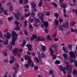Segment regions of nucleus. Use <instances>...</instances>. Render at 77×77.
Masks as SVG:
<instances>
[{
    "label": "nucleus",
    "instance_id": "f257e3e1",
    "mask_svg": "<svg viewBox=\"0 0 77 77\" xmlns=\"http://www.w3.org/2000/svg\"><path fill=\"white\" fill-rule=\"evenodd\" d=\"M12 45H15V42L18 39V34L15 33V31H13L12 32Z\"/></svg>",
    "mask_w": 77,
    "mask_h": 77
},
{
    "label": "nucleus",
    "instance_id": "f03ea898",
    "mask_svg": "<svg viewBox=\"0 0 77 77\" xmlns=\"http://www.w3.org/2000/svg\"><path fill=\"white\" fill-rule=\"evenodd\" d=\"M49 51L51 52V56H52V59L53 60L56 59V55L53 54L54 51H53V50L52 49V46L49 49Z\"/></svg>",
    "mask_w": 77,
    "mask_h": 77
},
{
    "label": "nucleus",
    "instance_id": "7ed1b4c3",
    "mask_svg": "<svg viewBox=\"0 0 77 77\" xmlns=\"http://www.w3.org/2000/svg\"><path fill=\"white\" fill-rule=\"evenodd\" d=\"M45 41V38L42 37H38L35 39V42L37 43H39V41L44 42Z\"/></svg>",
    "mask_w": 77,
    "mask_h": 77
},
{
    "label": "nucleus",
    "instance_id": "20e7f679",
    "mask_svg": "<svg viewBox=\"0 0 77 77\" xmlns=\"http://www.w3.org/2000/svg\"><path fill=\"white\" fill-rule=\"evenodd\" d=\"M63 0H60L59 1L60 5L62 8H66L67 7V5L65 4H63Z\"/></svg>",
    "mask_w": 77,
    "mask_h": 77
},
{
    "label": "nucleus",
    "instance_id": "39448f33",
    "mask_svg": "<svg viewBox=\"0 0 77 77\" xmlns=\"http://www.w3.org/2000/svg\"><path fill=\"white\" fill-rule=\"evenodd\" d=\"M69 54L71 57H75L77 55V51H75L74 52L72 51H70L69 52Z\"/></svg>",
    "mask_w": 77,
    "mask_h": 77
},
{
    "label": "nucleus",
    "instance_id": "423d86ee",
    "mask_svg": "<svg viewBox=\"0 0 77 77\" xmlns=\"http://www.w3.org/2000/svg\"><path fill=\"white\" fill-rule=\"evenodd\" d=\"M15 65L16 67H15V66H14L13 68V69H14L15 70V73H17V72L18 71V68H19L20 66H19L18 64L17 63H15Z\"/></svg>",
    "mask_w": 77,
    "mask_h": 77
},
{
    "label": "nucleus",
    "instance_id": "0eeeda50",
    "mask_svg": "<svg viewBox=\"0 0 77 77\" xmlns=\"http://www.w3.org/2000/svg\"><path fill=\"white\" fill-rule=\"evenodd\" d=\"M11 34H10L9 32H7L6 35H4V37L3 38V39H5V38H6L7 39H9L11 38Z\"/></svg>",
    "mask_w": 77,
    "mask_h": 77
},
{
    "label": "nucleus",
    "instance_id": "6e6552de",
    "mask_svg": "<svg viewBox=\"0 0 77 77\" xmlns=\"http://www.w3.org/2000/svg\"><path fill=\"white\" fill-rule=\"evenodd\" d=\"M70 65H67L66 66V68H65V70H67V71H69V72L70 73L72 72V69L71 68H69Z\"/></svg>",
    "mask_w": 77,
    "mask_h": 77
},
{
    "label": "nucleus",
    "instance_id": "1a4fd4ad",
    "mask_svg": "<svg viewBox=\"0 0 77 77\" xmlns=\"http://www.w3.org/2000/svg\"><path fill=\"white\" fill-rule=\"evenodd\" d=\"M12 14L14 15V17L17 19V20H20V17H18V15H20V12H18L17 13V15H16V14H15L13 12H12Z\"/></svg>",
    "mask_w": 77,
    "mask_h": 77
},
{
    "label": "nucleus",
    "instance_id": "9d476101",
    "mask_svg": "<svg viewBox=\"0 0 77 77\" xmlns=\"http://www.w3.org/2000/svg\"><path fill=\"white\" fill-rule=\"evenodd\" d=\"M31 5L32 6V8L33 9V10L34 11H37L38 9L35 8V7L36 6V5L35 2H32Z\"/></svg>",
    "mask_w": 77,
    "mask_h": 77
},
{
    "label": "nucleus",
    "instance_id": "9b49d317",
    "mask_svg": "<svg viewBox=\"0 0 77 77\" xmlns=\"http://www.w3.org/2000/svg\"><path fill=\"white\" fill-rule=\"evenodd\" d=\"M66 24L65 23H63V28H65V29H66L68 27H69V23L68 21H66Z\"/></svg>",
    "mask_w": 77,
    "mask_h": 77
},
{
    "label": "nucleus",
    "instance_id": "f8f14e48",
    "mask_svg": "<svg viewBox=\"0 0 77 77\" xmlns=\"http://www.w3.org/2000/svg\"><path fill=\"white\" fill-rule=\"evenodd\" d=\"M28 63L30 66H32V67H34L35 66V64L33 62L32 60H31L30 61L28 60Z\"/></svg>",
    "mask_w": 77,
    "mask_h": 77
},
{
    "label": "nucleus",
    "instance_id": "ddd939ff",
    "mask_svg": "<svg viewBox=\"0 0 77 77\" xmlns=\"http://www.w3.org/2000/svg\"><path fill=\"white\" fill-rule=\"evenodd\" d=\"M24 57L25 59V60H29L30 61L32 60V59H31V58H30V57L28 55H25L24 56Z\"/></svg>",
    "mask_w": 77,
    "mask_h": 77
},
{
    "label": "nucleus",
    "instance_id": "4468645a",
    "mask_svg": "<svg viewBox=\"0 0 77 77\" xmlns=\"http://www.w3.org/2000/svg\"><path fill=\"white\" fill-rule=\"evenodd\" d=\"M14 53H13V55L14 56H16L17 54V52L18 51V49L17 48H15L14 50H13Z\"/></svg>",
    "mask_w": 77,
    "mask_h": 77
},
{
    "label": "nucleus",
    "instance_id": "2eb2a0df",
    "mask_svg": "<svg viewBox=\"0 0 77 77\" xmlns=\"http://www.w3.org/2000/svg\"><path fill=\"white\" fill-rule=\"evenodd\" d=\"M26 46L27 47H28L29 50V51H31V50H32V49H31V48H32V45H30L28 44H26Z\"/></svg>",
    "mask_w": 77,
    "mask_h": 77
},
{
    "label": "nucleus",
    "instance_id": "dca6fc26",
    "mask_svg": "<svg viewBox=\"0 0 77 77\" xmlns=\"http://www.w3.org/2000/svg\"><path fill=\"white\" fill-rule=\"evenodd\" d=\"M43 24L46 28H47L48 26V23L47 21H45L43 22Z\"/></svg>",
    "mask_w": 77,
    "mask_h": 77
},
{
    "label": "nucleus",
    "instance_id": "f3484780",
    "mask_svg": "<svg viewBox=\"0 0 77 77\" xmlns=\"http://www.w3.org/2000/svg\"><path fill=\"white\" fill-rule=\"evenodd\" d=\"M52 47L54 48V50L55 51H57V45L56 44H54L52 45Z\"/></svg>",
    "mask_w": 77,
    "mask_h": 77
},
{
    "label": "nucleus",
    "instance_id": "a211bd4d",
    "mask_svg": "<svg viewBox=\"0 0 77 77\" xmlns=\"http://www.w3.org/2000/svg\"><path fill=\"white\" fill-rule=\"evenodd\" d=\"M62 49L66 53H68V48H65L64 47H63Z\"/></svg>",
    "mask_w": 77,
    "mask_h": 77
},
{
    "label": "nucleus",
    "instance_id": "6ab92c4d",
    "mask_svg": "<svg viewBox=\"0 0 77 77\" xmlns=\"http://www.w3.org/2000/svg\"><path fill=\"white\" fill-rule=\"evenodd\" d=\"M0 42L2 43V42H3L4 44L5 45H8V42H4V40H0Z\"/></svg>",
    "mask_w": 77,
    "mask_h": 77
},
{
    "label": "nucleus",
    "instance_id": "aec40b11",
    "mask_svg": "<svg viewBox=\"0 0 77 77\" xmlns=\"http://www.w3.org/2000/svg\"><path fill=\"white\" fill-rule=\"evenodd\" d=\"M47 39L48 40H49V41H52L53 40V39L51 38V36L50 35H47Z\"/></svg>",
    "mask_w": 77,
    "mask_h": 77
},
{
    "label": "nucleus",
    "instance_id": "412c9836",
    "mask_svg": "<svg viewBox=\"0 0 77 77\" xmlns=\"http://www.w3.org/2000/svg\"><path fill=\"white\" fill-rule=\"evenodd\" d=\"M51 4L52 5V6H54L55 7V8H57V4H56V3L55 2H53L51 3Z\"/></svg>",
    "mask_w": 77,
    "mask_h": 77
},
{
    "label": "nucleus",
    "instance_id": "4be33fe9",
    "mask_svg": "<svg viewBox=\"0 0 77 77\" xmlns=\"http://www.w3.org/2000/svg\"><path fill=\"white\" fill-rule=\"evenodd\" d=\"M43 1V0H40V1L39 2V3L38 4V6L39 7H41L42 6V2Z\"/></svg>",
    "mask_w": 77,
    "mask_h": 77
},
{
    "label": "nucleus",
    "instance_id": "5701e85b",
    "mask_svg": "<svg viewBox=\"0 0 77 77\" xmlns=\"http://www.w3.org/2000/svg\"><path fill=\"white\" fill-rule=\"evenodd\" d=\"M33 19L34 20H35V23H38L39 22V19H36L35 17H34Z\"/></svg>",
    "mask_w": 77,
    "mask_h": 77
},
{
    "label": "nucleus",
    "instance_id": "b1692460",
    "mask_svg": "<svg viewBox=\"0 0 77 77\" xmlns=\"http://www.w3.org/2000/svg\"><path fill=\"white\" fill-rule=\"evenodd\" d=\"M42 49L43 51H45L46 50V47L45 46H43L42 47Z\"/></svg>",
    "mask_w": 77,
    "mask_h": 77
},
{
    "label": "nucleus",
    "instance_id": "393cba45",
    "mask_svg": "<svg viewBox=\"0 0 77 77\" xmlns=\"http://www.w3.org/2000/svg\"><path fill=\"white\" fill-rule=\"evenodd\" d=\"M14 29L15 30H20V26H17L15 28H14Z\"/></svg>",
    "mask_w": 77,
    "mask_h": 77
},
{
    "label": "nucleus",
    "instance_id": "a878e982",
    "mask_svg": "<svg viewBox=\"0 0 77 77\" xmlns=\"http://www.w3.org/2000/svg\"><path fill=\"white\" fill-rule=\"evenodd\" d=\"M0 9H1L0 10V13H2V12H3L5 11L4 8L2 7H0Z\"/></svg>",
    "mask_w": 77,
    "mask_h": 77
},
{
    "label": "nucleus",
    "instance_id": "bb28decb",
    "mask_svg": "<svg viewBox=\"0 0 77 77\" xmlns=\"http://www.w3.org/2000/svg\"><path fill=\"white\" fill-rule=\"evenodd\" d=\"M58 27L59 30H60L61 31H63V29L62 28V25H60V26H58Z\"/></svg>",
    "mask_w": 77,
    "mask_h": 77
},
{
    "label": "nucleus",
    "instance_id": "cd10ccee",
    "mask_svg": "<svg viewBox=\"0 0 77 77\" xmlns=\"http://www.w3.org/2000/svg\"><path fill=\"white\" fill-rule=\"evenodd\" d=\"M76 24V23L75 22H71L70 23V25L72 26H74L75 24Z\"/></svg>",
    "mask_w": 77,
    "mask_h": 77
},
{
    "label": "nucleus",
    "instance_id": "c85d7f7f",
    "mask_svg": "<svg viewBox=\"0 0 77 77\" xmlns=\"http://www.w3.org/2000/svg\"><path fill=\"white\" fill-rule=\"evenodd\" d=\"M75 61V59L73 58H71L70 60V62L73 63Z\"/></svg>",
    "mask_w": 77,
    "mask_h": 77
},
{
    "label": "nucleus",
    "instance_id": "c756f323",
    "mask_svg": "<svg viewBox=\"0 0 77 77\" xmlns=\"http://www.w3.org/2000/svg\"><path fill=\"white\" fill-rule=\"evenodd\" d=\"M63 57L64 58H65V59H67L68 58V56L67 54H63Z\"/></svg>",
    "mask_w": 77,
    "mask_h": 77
},
{
    "label": "nucleus",
    "instance_id": "7c9ffc66",
    "mask_svg": "<svg viewBox=\"0 0 77 77\" xmlns=\"http://www.w3.org/2000/svg\"><path fill=\"white\" fill-rule=\"evenodd\" d=\"M54 15H55V16L56 17L57 19V18H58V17L59 16V14H58V13H55Z\"/></svg>",
    "mask_w": 77,
    "mask_h": 77
},
{
    "label": "nucleus",
    "instance_id": "2f4dec72",
    "mask_svg": "<svg viewBox=\"0 0 77 77\" xmlns=\"http://www.w3.org/2000/svg\"><path fill=\"white\" fill-rule=\"evenodd\" d=\"M32 36L33 38H34V39H36V38H37V35H36V34H33Z\"/></svg>",
    "mask_w": 77,
    "mask_h": 77
},
{
    "label": "nucleus",
    "instance_id": "473e14b6",
    "mask_svg": "<svg viewBox=\"0 0 77 77\" xmlns=\"http://www.w3.org/2000/svg\"><path fill=\"white\" fill-rule=\"evenodd\" d=\"M15 24L16 26H19L20 25V23L17 20L15 21Z\"/></svg>",
    "mask_w": 77,
    "mask_h": 77
},
{
    "label": "nucleus",
    "instance_id": "72a5a7b5",
    "mask_svg": "<svg viewBox=\"0 0 77 77\" xmlns=\"http://www.w3.org/2000/svg\"><path fill=\"white\" fill-rule=\"evenodd\" d=\"M55 25H58V24L59 23V21L57 20L56 19L55 20Z\"/></svg>",
    "mask_w": 77,
    "mask_h": 77
},
{
    "label": "nucleus",
    "instance_id": "f704fd0d",
    "mask_svg": "<svg viewBox=\"0 0 77 77\" xmlns=\"http://www.w3.org/2000/svg\"><path fill=\"white\" fill-rule=\"evenodd\" d=\"M56 36H57V34L56 33H54L52 35V37L54 38L56 37Z\"/></svg>",
    "mask_w": 77,
    "mask_h": 77
},
{
    "label": "nucleus",
    "instance_id": "c9c22d12",
    "mask_svg": "<svg viewBox=\"0 0 77 77\" xmlns=\"http://www.w3.org/2000/svg\"><path fill=\"white\" fill-rule=\"evenodd\" d=\"M24 27H26V26H27V21L26 20H25L24 22Z\"/></svg>",
    "mask_w": 77,
    "mask_h": 77
},
{
    "label": "nucleus",
    "instance_id": "e433bc0d",
    "mask_svg": "<svg viewBox=\"0 0 77 77\" xmlns=\"http://www.w3.org/2000/svg\"><path fill=\"white\" fill-rule=\"evenodd\" d=\"M35 16V14H34V11H32L31 13V17H34Z\"/></svg>",
    "mask_w": 77,
    "mask_h": 77
},
{
    "label": "nucleus",
    "instance_id": "4c0bfd02",
    "mask_svg": "<svg viewBox=\"0 0 77 77\" xmlns=\"http://www.w3.org/2000/svg\"><path fill=\"white\" fill-rule=\"evenodd\" d=\"M7 47L9 50H12V46L11 45L8 46Z\"/></svg>",
    "mask_w": 77,
    "mask_h": 77
},
{
    "label": "nucleus",
    "instance_id": "58836bf2",
    "mask_svg": "<svg viewBox=\"0 0 77 77\" xmlns=\"http://www.w3.org/2000/svg\"><path fill=\"white\" fill-rule=\"evenodd\" d=\"M68 47L69 48L70 50H71L72 48V45H71V44H69L68 45Z\"/></svg>",
    "mask_w": 77,
    "mask_h": 77
},
{
    "label": "nucleus",
    "instance_id": "ea45409f",
    "mask_svg": "<svg viewBox=\"0 0 77 77\" xmlns=\"http://www.w3.org/2000/svg\"><path fill=\"white\" fill-rule=\"evenodd\" d=\"M42 57L43 58H44V57H46V55L44 54L43 53H42Z\"/></svg>",
    "mask_w": 77,
    "mask_h": 77
},
{
    "label": "nucleus",
    "instance_id": "a19ab883",
    "mask_svg": "<svg viewBox=\"0 0 77 77\" xmlns=\"http://www.w3.org/2000/svg\"><path fill=\"white\" fill-rule=\"evenodd\" d=\"M37 55L38 57L41 56V53L39 51H38L37 52Z\"/></svg>",
    "mask_w": 77,
    "mask_h": 77
},
{
    "label": "nucleus",
    "instance_id": "79ce46f5",
    "mask_svg": "<svg viewBox=\"0 0 77 77\" xmlns=\"http://www.w3.org/2000/svg\"><path fill=\"white\" fill-rule=\"evenodd\" d=\"M44 17V14L42 13V14H41V16L39 17V18H43V17Z\"/></svg>",
    "mask_w": 77,
    "mask_h": 77
},
{
    "label": "nucleus",
    "instance_id": "37998d69",
    "mask_svg": "<svg viewBox=\"0 0 77 77\" xmlns=\"http://www.w3.org/2000/svg\"><path fill=\"white\" fill-rule=\"evenodd\" d=\"M49 72L50 74H53V71L52 70H49Z\"/></svg>",
    "mask_w": 77,
    "mask_h": 77
},
{
    "label": "nucleus",
    "instance_id": "c03bdc74",
    "mask_svg": "<svg viewBox=\"0 0 77 77\" xmlns=\"http://www.w3.org/2000/svg\"><path fill=\"white\" fill-rule=\"evenodd\" d=\"M30 12H29L28 13L25 14V16L26 17H29V16H30Z\"/></svg>",
    "mask_w": 77,
    "mask_h": 77
},
{
    "label": "nucleus",
    "instance_id": "a18cd8bd",
    "mask_svg": "<svg viewBox=\"0 0 77 77\" xmlns=\"http://www.w3.org/2000/svg\"><path fill=\"white\" fill-rule=\"evenodd\" d=\"M25 66V68H29V64H26Z\"/></svg>",
    "mask_w": 77,
    "mask_h": 77
},
{
    "label": "nucleus",
    "instance_id": "49530a36",
    "mask_svg": "<svg viewBox=\"0 0 77 77\" xmlns=\"http://www.w3.org/2000/svg\"><path fill=\"white\" fill-rule=\"evenodd\" d=\"M59 69L61 70V71H63V66H60L59 67Z\"/></svg>",
    "mask_w": 77,
    "mask_h": 77
},
{
    "label": "nucleus",
    "instance_id": "de8ad7c7",
    "mask_svg": "<svg viewBox=\"0 0 77 77\" xmlns=\"http://www.w3.org/2000/svg\"><path fill=\"white\" fill-rule=\"evenodd\" d=\"M59 21L60 24H61V23H62V22H63V20L62 19L60 18L59 19Z\"/></svg>",
    "mask_w": 77,
    "mask_h": 77
},
{
    "label": "nucleus",
    "instance_id": "09e8293b",
    "mask_svg": "<svg viewBox=\"0 0 77 77\" xmlns=\"http://www.w3.org/2000/svg\"><path fill=\"white\" fill-rule=\"evenodd\" d=\"M4 61L5 63H8L9 62V61H8V60L7 59H5L4 60Z\"/></svg>",
    "mask_w": 77,
    "mask_h": 77
},
{
    "label": "nucleus",
    "instance_id": "8fccbe9b",
    "mask_svg": "<svg viewBox=\"0 0 77 77\" xmlns=\"http://www.w3.org/2000/svg\"><path fill=\"white\" fill-rule=\"evenodd\" d=\"M33 20H34V19H32V18H30L29 19V21L31 23H32V22L33 21Z\"/></svg>",
    "mask_w": 77,
    "mask_h": 77
},
{
    "label": "nucleus",
    "instance_id": "3c124183",
    "mask_svg": "<svg viewBox=\"0 0 77 77\" xmlns=\"http://www.w3.org/2000/svg\"><path fill=\"white\" fill-rule=\"evenodd\" d=\"M55 63L56 64H59V63H60V61H59V60H57L55 61Z\"/></svg>",
    "mask_w": 77,
    "mask_h": 77
},
{
    "label": "nucleus",
    "instance_id": "603ef678",
    "mask_svg": "<svg viewBox=\"0 0 77 77\" xmlns=\"http://www.w3.org/2000/svg\"><path fill=\"white\" fill-rule=\"evenodd\" d=\"M23 3V0H20L19 1V3L20 5H22Z\"/></svg>",
    "mask_w": 77,
    "mask_h": 77
},
{
    "label": "nucleus",
    "instance_id": "864d4df0",
    "mask_svg": "<svg viewBox=\"0 0 77 77\" xmlns=\"http://www.w3.org/2000/svg\"><path fill=\"white\" fill-rule=\"evenodd\" d=\"M65 70V68H64L63 69V73L64 75H65V74H66V71Z\"/></svg>",
    "mask_w": 77,
    "mask_h": 77
},
{
    "label": "nucleus",
    "instance_id": "5fc2aeb1",
    "mask_svg": "<svg viewBox=\"0 0 77 77\" xmlns=\"http://www.w3.org/2000/svg\"><path fill=\"white\" fill-rule=\"evenodd\" d=\"M13 9H14V8H13L12 7H11L9 8V10L10 11H13Z\"/></svg>",
    "mask_w": 77,
    "mask_h": 77
},
{
    "label": "nucleus",
    "instance_id": "6e6d98bb",
    "mask_svg": "<svg viewBox=\"0 0 77 77\" xmlns=\"http://www.w3.org/2000/svg\"><path fill=\"white\" fill-rule=\"evenodd\" d=\"M34 59L35 60L37 61V63H39V60H38V58H37V57H35L34 58Z\"/></svg>",
    "mask_w": 77,
    "mask_h": 77
},
{
    "label": "nucleus",
    "instance_id": "4d7b16f0",
    "mask_svg": "<svg viewBox=\"0 0 77 77\" xmlns=\"http://www.w3.org/2000/svg\"><path fill=\"white\" fill-rule=\"evenodd\" d=\"M20 20H24V16H22L20 17Z\"/></svg>",
    "mask_w": 77,
    "mask_h": 77
},
{
    "label": "nucleus",
    "instance_id": "13d9d810",
    "mask_svg": "<svg viewBox=\"0 0 77 77\" xmlns=\"http://www.w3.org/2000/svg\"><path fill=\"white\" fill-rule=\"evenodd\" d=\"M24 8L25 9H27V8H29V5H26L25 6Z\"/></svg>",
    "mask_w": 77,
    "mask_h": 77
},
{
    "label": "nucleus",
    "instance_id": "bf43d9fd",
    "mask_svg": "<svg viewBox=\"0 0 77 77\" xmlns=\"http://www.w3.org/2000/svg\"><path fill=\"white\" fill-rule=\"evenodd\" d=\"M69 5L71 6H75V3L71 4V3H69Z\"/></svg>",
    "mask_w": 77,
    "mask_h": 77
},
{
    "label": "nucleus",
    "instance_id": "052dcab7",
    "mask_svg": "<svg viewBox=\"0 0 77 77\" xmlns=\"http://www.w3.org/2000/svg\"><path fill=\"white\" fill-rule=\"evenodd\" d=\"M38 66H35L34 67V69L35 71H36L38 69Z\"/></svg>",
    "mask_w": 77,
    "mask_h": 77
},
{
    "label": "nucleus",
    "instance_id": "680f3d73",
    "mask_svg": "<svg viewBox=\"0 0 77 77\" xmlns=\"http://www.w3.org/2000/svg\"><path fill=\"white\" fill-rule=\"evenodd\" d=\"M10 58L11 59H12L13 60H14L15 57H14L13 56H12L10 57Z\"/></svg>",
    "mask_w": 77,
    "mask_h": 77
},
{
    "label": "nucleus",
    "instance_id": "e2e57ef3",
    "mask_svg": "<svg viewBox=\"0 0 77 77\" xmlns=\"http://www.w3.org/2000/svg\"><path fill=\"white\" fill-rule=\"evenodd\" d=\"M77 71L76 70H74L73 71V74H77Z\"/></svg>",
    "mask_w": 77,
    "mask_h": 77
},
{
    "label": "nucleus",
    "instance_id": "0e129e2a",
    "mask_svg": "<svg viewBox=\"0 0 77 77\" xmlns=\"http://www.w3.org/2000/svg\"><path fill=\"white\" fill-rule=\"evenodd\" d=\"M12 19L13 18L11 17H9L8 18V20H9L10 21H12Z\"/></svg>",
    "mask_w": 77,
    "mask_h": 77
},
{
    "label": "nucleus",
    "instance_id": "69168bd1",
    "mask_svg": "<svg viewBox=\"0 0 77 77\" xmlns=\"http://www.w3.org/2000/svg\"><path fill=\"white\" fill-rule=\"evenodd\" d=\"M4 14L5 15H8V13L7 12V11H4Z\"/></svg>",
    "mask_w": 77,
    "mask_h": 77
},
{
    "label": "nucleus",
    "instance_id": "338daca9",
    "mask_svg": "<svg viewBox=\"0 0 77 77\" xmlns=\"http://www.w3.org/2000/svg\"><path fill=\"white\" fill-rule=\"evenodd\" d=\"M24 33L25 35H26V36H27L28 35L27 34V30H25L24 31Z\"/></svg>",
    "mask_w": 77,
    "mask_h": 77
},
{
    "label": "nucleus",
    "instance_id": "774afa93",
    "mask_svg": "<svg viewBox=\"0 0 77 77\" xmlns=\"http://www.w3.org/2000/svg\"><path fill=\"white\" fill-rule=\"evenodd\" d=\"M14 62V61L12 60H11L9 61V63H13Z\"/></svg>",
    "mask_w": 77,
    "mask_h": 77
}]
</instances>
